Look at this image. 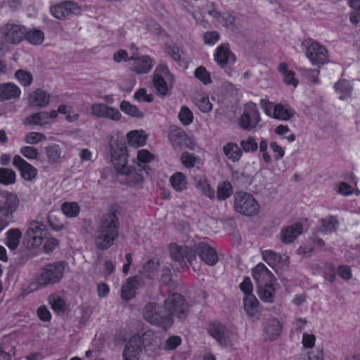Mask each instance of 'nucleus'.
I'll return each instance as SVG.
<instances>
[{"instance_id": "1", "label": "nucleus", "mask_w": 360, "mask_h": 360, "mask_svg": "<svg viewBox=\"0 0 360 360\" xmlns=\"http://www.w3.org/2000/svg\"><path fill=\"white\" fill-rule=\"evenodd\" d=\"M169 252L172 258L181 267L186 266V262L193 266L196 253L202 261L210 266H214L218 262V255L215 250L203 242L194 245L193 248L172 244L169 247Z\"/></svg>"}, {"instance_id": "2", "label": "nucleus", "mask_w": 360, "mask_h": 360, "mask_svg": "<svg viewBox=\"0 0 360 360\" xmlns=\"http://www.w3.org/2000/svg\"><path fill=\"white\" fill-rule=\"evenodd\" d=\"M119 221L115 212L104 214L95 232L96 246L102 250L108 249L119 234Z\"/></svg>"}, {"instance_id": "3", "label": "nucleus", "mask_w": 360, "mask_h": 360, "mask_svg": "<svg viewBox=\"0 0 360 360\" xmlns=\"http://www.w3.org/2000/svg\"><path fill=\"white\" fill-rule=\"evenodd\" d=\"M112 162L120 174L129 176L130 178L134 174L135 183L140 184L143 181V176L136 172H134L129 167L127 166V150L125 141L121 139L116 143L112 141L111 143Z\"/></svg>"}, {"instance_id": "4", "label": "nucleus", "mask_w": 360, "mask_h": 360, "mask_svg": "<svg viewBox=\"0 0 360 360\" xmlns=\"http://www.w3.org/2000/svg\"><path fill=\"white\" fill-rule=\"evenodd\" d=\"M65 264L58 261L46 264L39 269L35 281L39 288H46L60 281L63 277Z\"/></svg>"}, {"instance_id": "5", "label": "nucleus", "mask_w": 360, "mask_h": 360, "mask_svg": "<svg viewBox=\"0 0 360 360\" xmlns=\"http://www.w3.org/2000/svg\"><path fill=\"white\" fill-rule=\"evenodd\" d=\"M164 309L172 321L174 317L184 320L190 312L189 304L183 295L177 292L172 293L164 301Z\"/></svg>"}, {"instance_id": "6", "label": "nucleus", "mask_w": 360, "mask_h": 360, "mask_svg": "<svg viewBox=\"0 0 360 360\" xmlns=\"http://www.w3.org/2000/svg\"><path fill=\"white\" fill-rule=\"evenodd\" d=\"M144 319L149 323L162 328H170L174 321L167 316L165 309L156 302H148L143 309Z\"/></svg>"}, {"instance_id": "7", "label": "nucleus", "mask_w": 360, "mask_h": 360, "mask_svg": "<svg viewBox=\"0 0 360 360\" xmlns=\"http://www.w3.org/2000/svg\"><path fill=\"white\" fill-rule=\"evenodd\" d=\"M234 208L243 215L254 216L258 213L259 206L252 195L240 191L234 195Z\"/></svg>"}, {"instance_id": "8", "label": "nucleus", "mask_w": 360, "mask_h": 360, "mask_svg": "<svg viewBox=\"0 0 360 360\" xmlns=\"http://www.w3.org/2000/svg\"><path fill=\"white\" fill-rule=\"evenodd\" d=\"M305 44L306 56L313 65L321 67L329 61L328 51L325 46L311 39L306 41Z\"/></svg>"}, {"instance_id": "9", "label": "nucleus", "mask_w": 360, "mask_h": 360, "mask_svg": "<svg viewBox=\"0 0 360 360\" xmlns=\"http://www.w3.org/2000/svg\"><path fill=\"white\" fill-rule=\"evenodd\" d=\"M0 34L5 43L18 44L24 39L26 27L22 25L8 22L1 27Z\"/></svg>"}, {"instance_id": "10", "label": "nucleus", "mask_w": 360, "mask_h": 360, "mask_svg": "<svg viewBox=\"0 0 360 360\" xmlns=\"http://www.w3.org/2000/svg\"><path fill=\"white\" fill-rule=\"evenodd\" d=\"M260 120V114L257 105L252 102L248 103L239 119L240 127L244 129L251 130L256 127Z\"/></svg>"}, {"instance_id": "11", "label": "nucleus", "mask_w": 360, "mask_h": 360, "mask_svg": "<svg viewBox=\"0 0 360 360\" xmlns=\"http://www.w3.org/2000/svg\"><path fill=\"white\" fill-rule=\"evenodd\" d=\"M50 12L56 18L64 20L75 15H79L81 8L73 1H65L58 5L51 6Z\"/></svg>"}, {"instance_id": "12", "label": "nucleus", "mask_w": 360, "mask_h": 360, "mask_svg": "<svg viewBox=\"0 0 360 360\" xmlns=\"http://www.w3.org/2000/svg\"><path fill=\"white\" fill-rule=\"evenodd\" d=\"M46 234V226L39 221H32L28 224L25 239L34 247L39 246Z\"/></svg>"}, {"instance_id": "13", "label": "nucleus", "mask_w": 360, "mask_h": 360, "mask_svg": "<svg viewBox=\"0 0 360 360\" xmlns=\"http://www.w3.org/2000/svg\"><path fill=\"white\" fill-rule=\"evenodd\" d=\"M20 201L18 196L12 193H0V214L6 218H13L17 210Z\"/></svg>"}, {"instance_id": "14", "label": "nucleus", "mask_w": 360, "mask_h": 360, "mask_svg": "<svg viewBox=\"0 0 360 360\" xmlns=\"http://www.w3.org/2000/svg\"><path fill=\"white\" fill-rule=\"evenodd\" d=\"M142 351V340L139 335L131 337L123 351L124 360H139Z\"/></svg>"}, {"instance_id": "15", "label": "nucleus", "mask_w": 360, "mask_h": 360, "mask_svg": "<svg viewBox=\"0 0 360 360\" xmlns=\"http://www.w3.org/2000/svg\"><path fill=\"white\" fill-rule=\"evenodd\" d=\"M215 62L221 68H226L234 64L236 61L235 56L230 51L227 44H221L219 46L214 54Z\"/></svg>"}, {"instance_id": "16", "label": "nucleus", "mask_w": 360, "mask_h": 360, "mask_svg": "<svg viewBox=\"0 0 360 360\" xmlns=\"http://www.w3.org/2000/svg\"><path fill=\"white\" fill-rule=\"evenodd\" d=\"M209 334L221 346H227L230 342L229 331L220 322H214L210 325Z\"/></svg>"}, {"instance_id": "17", "label": "nucleus", "mask_w": 360, "mask_h": 360, "mask_svg": "<svg viewBox=\"0 0 360 360\" xmlns=\"http://www.w3.org/2000/svg\"><path fill=\"white\" fill-rule=\"evenodd\" d=\"M13 165L18 169L21 176L26 181H32L37 174V169L18 155L13 157Z\"/></svg>"}, {"instance_id": "18", "label": "nucleus", "mask_w": 360, "mask_h": 360, "mask_svg": "<svg viewBox=\"0 0 360 360\" xmlns=\"http://www.w3.org/2000/svg\"><path fill=\"white\" fill-rule=\"evenodd\" d=\"M141 283L142 278L139 276L129 278L122 287V298L129 300L134 297L136 294V290L141 286Z\"/></svg>"}, {"instance_id": "19", "label": "nucleus", "mask_w": 360, "mask_h": 360, "mask_svg": "<svg viewBox=\"0 0 360 360\" xmlns=\"http://www.w3.org/2000/svg\"><path fill=\"white\" fill-rule=\"evenodd\" d=\"M259 301L253 295H245L243 298V308L248 316L252 321L259 319L258 309Z\"/></svg>"}, {"instance_id": "20", "label": "nucleus", "mask_w": 360, "mask_h": 360, "mask_svg": "<svg viewBox=\"0 0 360 360\" xmlns=\"http://www.w3.org/2000/svg\"><path fill=\"white\" fill-rule=\"evenodd\" d=\"M129 60H134V69L138 74L148 72L153 65L151 58L148 56H139L138 53H133Z\"/></svg>"}, {"instance_id": "21", "label": "nucleus", "mask_w": 360, "mask_h": 360, "mask_svg": "<svg viewBox=\"0 0 360 360\" xmlns=\"http://www.w3.org/2000/svg\"><path fill=\"white\" fill-rule=\"evenodd\" d=\"M252 277L258 286H262L272 281L274 276L264 264L259 263L252 269Z\"/></svg>"}, {"instance_id": "22", "label": "nucleus", "mask_w": 360, "mask_h": 360, "mask_svg": "<svg viewBox=\"0 0 360 360\" xmlns=\"http://www.w3.org/2000/svg\"><path fill=\"white\" fill-rule=\"evenodd\" d=\"M302 231L303 227L300 223L286 226L281 231V240L284 243H291L302 233Z\"/></svg>"}, {"instance_id": "23", "label": "nucleus", "mask_w": 360, "mask_h": 360, "mask_svg": "<svg viewBox=\"0 0 360 360\" xmlns=\"http://www.w3.org/2000/svg\"><path fill=\"white\" fill-rule=\"evenodd\" d=\"M282 326L280 321L275 318L268 319L264 326V332L266 338L273 340L281 333Z\"/></svg>"}, {"instance_id": "24", "label": "nucleus", "mask_w": 360, "mask_h": 360, "mask_svg": "<svg viewBox=\"0 0 360 360\" xmlns=\"http://www.w3.org/2000/svg\"><path fill=\"white\" fill-rule=\"evenodd\" d=\"M20 89L12 83L0 84V101L17 98L20 95Z\"/></svg>"}, {"instance_id": "25", "label": "nucleus", "mask_w": 360, "mask_h": 360, "mask_svg": "<svg viewBox=\"0 0 360 360\" xmlns=\"http://www.w3.org/2000/svg\"><path fill=\"white\" fill-rule=\"evenodd\" d=\"M169 137L174 148L188 146L191 143L186 133L179 128L172 129L169 133Z\"/></svg>"}, {"instance_id": "26", "label": "nucleus", "mask_w": 360, "mask_h": 360, "mask_svg": "<svg viewBox=\"0 0 360 360\" xmlns=\"http://www.w3.org/2000/svg\"><path fill=\"white\" fill-rule=\"evenodd\" d=\"M29 101L30 105L43 108L49 103V94L41 89H37L30 95Z\"/></svg>"}, {"instance_id": "27", "label": "nucleus", "mask_w": 360, "mask_h": 360, "mask_svg": "<svg viewBox=\"0 0 360 360\" xmlns=\"http://www.w3.org/2000/svg\"><path fill=\"white\" fill-rule=\"evenodd\" d=\"M339 221L336 217L330 215L319 221L318 231L323 233H331L338 229Z\"/></svg>"}, {"instance_id": "28", "label": "nucleus", "mask_w": 360, "mask_h": 360, "mask_svg": "<svg viewBox=\"0 0 360 360\" xmlns=\"http://www.w3.org/2000/svg\"><path fill=\"white\" fill-rule=\"evenodd\" d=\"M195 186L199 189L202 193L210 198L214 196V191L212 189L207 183L205 175H197L194 177Z\"/></svg>"}, {"instance_id": "29", "label": "nucleus", "mask_w": 360, "mask_h": 360, "mask_svg": "<svg viewBox=\"0 0 360 360\" xmlns=\"http://www.w3.org/2000/svg\"><path fill=\"white\" fill-rule=\"evenodd\" d=\"M45 153L50 164L59 162L61 158L62 150L59 145L56 143H49L45 147Z\"/></svg>"}, {"instance_id": "30", "label": "nucleus", "mask_w": 360, "mask_h": 360, "mask_svg": "<svg viewBox=\"0 0 360 360\" xmlns=\"http://www.w3.org/2000/svg\"><path fill=\"white\" fill-rule=\"evenodd\" d=\"M295 115V111L291 108H286L281 104H277L274 107L273 117L278 120H288Z\"/></svg>"}, {"instance_id": "31", "label": "nucleus", "mask_w": 360, "mask_h": 360, "mask_svg": "<svg viewBox=\"0 0 360 360\" xmlns=\"http://www.w3.org/2000/svg\"><path fill=\"white\" fill-rule=\"evenodd\" d=\"M225 155L232 162L238 161L242 155V151L235 143H228L223 148Z\"/></svg>"}, {"instance_id": "32", "label": "nucleus", "mask_w": 360, "mask_h": 360, "mask_svg": "<svg viewBox=\"0 0 360 360\" xmlns=\"http://www.w3.org/2000/svg\"><path fill=\"white\" fill-rule=\"evenodd\" d=\"M334 88L335 91L340 94V98L342 100L351 96L352 86L347 80L340 79L335 84Z\"/></svg>"}, {"instance_id": "33", "label": "nucleus", "mask_w": 360, "mask_h": 360, "mask_svg": "<svg viewBox=\"0 0 360 360\" xmlns=\"http://www.w3.org/2000/svg\"><path fill=\"white\" fill-rule=\"evenodd\" d=\"M6 235V245L11 250H15L19 245V240L22 236L21 231L18 229H12L8 231Z\"/></svg>"}, {"instance_id": "34", "label": "nucleus", "mask_w": 360, "mask_h": 360, "mask_svg": "<svg viewBox=\"0 0 360 360\" xmlns=\"http://www.w3.org/2000/svg\"><path fill=\"white\" fill-rule=\"evenodd\" d=\"M63 213L69 218H75L80 212V207L76 202H65L61 205Z\"/></svg>"}, {"instance_id": "35", "label": "nucleus", "mask_w": 360, "mask_h": 360, "mask_svg": "<svg viewBox=\"0 0 360 360\" xmlns=\"http://www.w3.org/2000/svg\"><path fill=\"white\" fill-rule=\"evenodd\" d=\"M24 39L32 44L39 45L41 44L44 39V32L38 29H33L27 30L26 29V34Z\"/></svg>"}, {"instance_id": "36", "label": "nucleus", "mask_w": 360, "mask_h": 360, "mask_svg": "<svg viewBox=\"0 0 360 360\" xmlns=\"http://www.w3.org/2000/svg\"><path fill=\"white\" fill-rule=\"evenodd\" d=\"M258 291L262 300L266 302H271L273 301L274 288L272 281L264 284L262 286H258Z\"/></svg>"}, {"instance_id": "37", "label": "nucleus", "mask_w": 360, "mask_h": 360, "mask_svg": "<svg viewBox=\"0 0 360 360\" xmlns=\"http://www.w3.org/2000/svg\"><path fill=\"white\" fill-rule=\"evenodd\" d=\"M120 110L125 114L130 115L136 118H142L143 117V112L139 110V109L131 104L128 101H123L120 103Z\"/></svg>"}, {"instance_id": "38", "label": "nucleus", "mask_w": 360, "mask_h": 360, "mask_svg": "<svg viewBox=\"0 0 360 360\" xmlns=\"http://www.w3.org/2000/svg\"><path fill=\"white\" fill-rule=\"evenodd\" d=\"M170 183L176 191H182L186 188V176L183 173L176 172L170 178Z\"/></svg>"}, {"instance_id": "39", "label": "nucleus", "mask_w": 360, "mask_h": 360, "mask_svg": "<svg viewBox=\"0 0 360 360\" xmlns=\"http://www.w3.org/2000/svg\"><path fill=\"white\" fill-rule=\"evenodd\" d=\"M15 172L9 168H0V184L4 185H10L15 182Z\"/></svg>"}, {"instance_id": "40", "label": "nucleus", "mask_w": 360, "mask_h": 360, "mask_svg": "<svg viewBox=\"0 0 360 360\" xmlns=\"http://www.w3.org/2000/svg\"><path fill=\"white\" fill-rule=\"evenodd\" d=\"M233 188L229 181L219 183L217 186V197L219 200H224L231 195Z\"/></svg>"}, {"instance_id": "41", "label": "nucleus", "mask_w": 360, "mask_h": 360, "mask_svg": "<svg viewBox=\"0 0 360 360\" xmlns=\"http://www.w3.org/2000/svg\"><path fill=\"white\" fill-rule=\"evenodd\" d=\"M160 267L158 260L150 259L143 266L142 274L150 278H153Z\"/></svg>"}, {"instance_id": "42", "label": "nucleus", "mask_w": 360, "mask_h": 360, "mask_svg": "<svg viewBox=\"0 0 360 360\" xmlns=\"http://www.w3.org/2000/svg\"><path fill=\"white\" fill-rule=\"evenodd\" d=\"M263 259L270 266L280 263L282 256L271 250H266L262 252Z\"/></svg>"}, {"instance_id": "43", "label": "nucleus", "mask_w": 360, "mask_h": 360, "mask_svg": "<svg viewBox=\"0 0 360 360\" xmlns=\"http://www.w3.org/2000/svg\"><path fill=\"white\" fill-rule=\"evenodd\" d=\"M30 124L44 125L49 123L50 115L46 112H39L34 113L27 118Z\"/></svg>"}, {"instance_id": "44", "label": "nucleus", "mask_w": 360, "mask_h": 360, "mask_svg": "<svg viewBox=\"0 0 360 360\" xmlns=\"http://www.w3.org/2000/svg\"><path fill=\"white\" fill-rule=\"evenodd\" d=\"M127 139L131 145L140 146L145 143L146 137L139 131L135 130L127 134Z\"/></svg>"}, {"instance_id": "45", "label": "nucleus", "mask_w": 360, "mask_h": 360, "mask_svg": "<svg viewBox=\"0 0 360 360\" xmlns=\"http://www.w3.org/2000/svg\"><path fill=\"white\" fill-rule=\"evenodd\" d=\"M153 83L156 90L162 95H165L168 91V86L162 75L155 73L153 77Z\"/></svg>"}, {"instance_id": "46", "label": "nucleus", "mask_w": 360, "mask_h": 360, "mask_svg": "<svg viewBox=\"0 0 360 360\" xmlns=\"http://www.w3.org/2000/svg\"><path fill=\"white\" fill-rule=\"evenodd\" d=\"M178 117L184 125L190 124L193 120V115L192 111L186 106L184 105L181 108L179 112Z\"/></svg>"}, {"instance_id": "47", "label": "nucleus", "mask_w": 360, "mask_h": 360, "mask_svg": "<svg viewBox=\"0 0 360 360\" xmlns=\"http://www.w3.org/2000/svg\"><path fill=\"white\" fill-rule=\"evenodd\" d=\"M15 77L20 83L25 86H30L32 82V76L31 73L27 71L18 70L15 72Z\"/></svg>"}, {"instance_id": "48", "label": "nucleus", "mask_w": 360, "mask_h": 360, "mask_svg": "<svg viewBox=\"0 0 360 360\" xmlns=\"http://www.w3.org/2000/svg\"><path fill=\"white\" fill-rule=\"evenodd\" d=\"M49 302L54 311L64 310V300L58 295L53 294L49 297Z\"/></svg>"}, {"instance_id": "49", "label": "nucleus", "mask_w": 360, "mask_h": 360, "mask_svg": "<svg viewBox=\"0 0 360 360\" xmlns=\"http://www.w3.org/2000/svg\"><path fill=\"white\" fill-rule=\"evenodd\" d=\"M160 283L162 286L165 285L169 288L167 290L168 291H171L175 289L174 283L172 280L171 273L169 269L167 268L166 269L163 270V273L160 278Z\"/></svg>"}, {"instance_id": "50", "label": "nucleus", "mask_w": 360, "mask_h": 360, "mask_svg": "<svg viewBox=\"0 0 360 360\" xmlns=\"http://www.w3.org/2000/svg\"><path fill=\"white\" fill-rule=\"evenodd\" d=\"M240 146L243 151L245 153L256 151L258 146L253 137L249 136L247 140H242Z\"/></svg>"}, {"instance_id": "51", "label": "nucleus", "mask_w": 360, "mask_h": 360, "mask_svg": "<svg viewBox=\"0 0 360 360\" xmlns=\"http://www.w3.org/2000/svg\"><path fill=\"white\" fill-rule=\"evenodd\" d=\"M195 76L205 84L212 82L209 72L203 66H200L195 70Z\"/></svg>"}, {"instance_id": "52", "label": "nucleus", "mask_w": 360, "mask_h": 360, "mask_svg": "<svg viewBox=\"0 0 360 360\" xmlns=\"http://www.w3.org/2000/svg\"><path fill=\"white\" fill-rule=\"evenodd\" d=\"M20 153L29 160H36L38 158V150L32 146H23L20 148Z\"/></svg>"}, {"instance_id": "53", "label": "nucleus", "mask_w": 360, "mask_h": 360, "mask_svg": "<svg viewBox=\"0 0 360 360\" xmlns=\"http://www.w3.org/2000/svg\"><path fill=\"white\" fill-rule=\"evenodd\" d=\"M121 116L122 115L117 109L107 105L102 117L117 121L120 120Z\"/></svg>"}, {"instance_id": "54", "label": "nucleus", "mask_w": 360, "mask_h": 360, "mask_svg": "<svg viewBox=\"0 0 360 360\" xmlns=\"http://www.w3.org/2000/svg\"><path fill=\"white\" fill-rule=\"evenodd\" d=\"M167 52L173 60H175L180 66H183L184 65V61L181 58L179 47L176 46H169L167 47Z\"/></svg>"}, {"instance_id": "55", "label": "nucleus", "mask_w": 360, "mask_h": 360, "mask_svg": "<svg viewBox=\"0 0 360 360\" xmlns=\"http://www.w3.org/2000/svg\"><path fill=\"white\" fill-rule=\"evenodd\" d=\"M45 136L39 132H30L25 137V143L28 144H36L40 142L42 139H45Z\"/></svg>"}, {"instance_id": "56", "label": "nucleus", "mask_w": 360, "mask_h": 360, "mask_svg": "<svg viewBox=\"0 0 360 360\" xmlns=\"http://www.w3.org/2000/svg\"><path fill=\"white\" fill-rule=\"evenodd\" d=\"M205 44L208 45H214L219 39V34L217 31L207 32L204 34Z\"/></svg>"}, {"instance_id": "57", "label": "nucleus", "mask_w": 360, "mask_h": 360, "mask_svg": "<svg viewBox=\"0 0 360 360\" xmlns=\"http://www.w3.org/2000/svg\"><path fill=\"white\" fill-rule=\"evenodd\" d=\"M236 18L231 13L225 12L221 13L220 18H217V21L226 27L231 26L234 24Z\"/></svg>"}, {"instance_id": "58", "label": "nucleus", "mask_w": 360, "mask_h": 360, "mask_svg": "<svg viewBox=\"0 0 360 360\" xmlns=\"http://www.w3.org/2000/svg\"><path fill=\"white\" fill-rule=\"evenodd\" d=\"M134 98L139 101L151 102L153 100L152 94H147L145 89H139L134 95Z\"/></svg>"}, {"instance_id": "59", "label": "nucleus", "mask_w": 360, "mask_h": 360, "mask_svg": "<svg viewBox=\"0 0 360 360\" xmlns=\"http://www.w3.org/2000/svg\"><path fill=\"white\" fill-rule=\"evenodd\" d=\"M196 105H198V108L203 112H210L212 108V103L210 102L209 98L207 97H202L198 99Z\"/></svg>"}, {"instance_id": "60", "label": "nucleus", "mask_w": 360, "mask_h": 360, "mask_svg": "<svg viewBox=\"0 0 360 360\" xmlns=\"http://www.w3.org/2000/svg\"><path fill=\"white\" fill-rule=\"evenodd\" d=\"M182 164L186 167H193L196 162V158L188 152H184L181 156Z\"/></svg>"}, {"instance_id": "61", "label": "nucleus", "mask_w": 360, "mask_h": 360, "mask_svg": "<svg viewBox=\"0 0 360 360\" xmlns=\"http://www.w3.org/2000/svg\"><path fill=\"white\" fill-rule=\"evenodd\" d=\"M240 288L245 295H252V284L249 277H245L243 279V281L240 284Z\"/></svg>"}, {"instance_id": "62", "label": "nucleus", "mask_w": 360, "mask_h": 360, "mask_svg": "<svg viewBox=\"0 0 360 360\" xmlns=\"http://www.w3.org/2000/svg\"><path fill=\"white\" fill-rule=\"evenodd\" d=\"M181 340L178 336H172L169 338L165 344V349L172 350L181 344Z\"/></svg>"}, {"instance_id": "63", "label": "nucleus", "mask_w": 360, "mask_h": 360, "mask_svg": "<svg viewBox=\"0 0 360 360\" xmlns=\"http://www.w3.org/2000/svg\"><path fill=\"white\" fill-rule=\"evenodd\" d=\"M137 159L139 162L147 163L153 159V155L146 150H141L137 152Z\"/></svg>"}, {"instance_id": "64", "label": "nucleus", "mask_w": 360, "mask_h": 360, "mask_svg": "<svg viewBox=\"0 0 360 360\" xmlns=\"http://www.w3.org/2000/svg\"><path fill=\"white\" fill-rule=\"evenodd\" d=\"M324 277L327 281H328L330 283H333L335 280L336 274L334 266L331 264H328L326 266V269L324 271Z\"/></svg>"}]
</instances>
